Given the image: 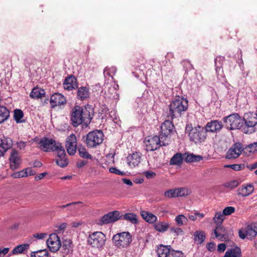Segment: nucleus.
Returning a JSON list of instances; mask_svg holds the SVG:
<instances>
[{"instance_id": "0eeeda50", "label": "nucleus", "mask_w": 257, "mask_h": 257, "mask_svg": "<svg viewBox=\"0 0 257 257\" xmlns=\"http://www.w3.org/2000/svg\"><path fill=\"white\" fill-rule=\"evenodd\" d=\"M223 119L227 128L230 130L241 129L242 131L243 120L237 113L231 114Z\"/></svg>"}, {"instance_id": "b1692460", "label": "nucleus", "mask_w": 257, "mask_h": 257, "mask_svg": "<svg viewBox=\"0 0 257 257\" xmlns=\"http://www.w3.org/2000/svg\"><path fill=\"white\" fill-rule=\"evenodd\" d=\"M63 87L65 90H72L77 87L76 78L73 76L65 78L63 82Z\"/></svg>"}, {"instance_id": "412c9836", "label": "nucleus", "mask_w": 257, "mask_h": 257, "mask_svg": "<svg viewBox=\"0 0 257 257\" xmlns=\"http://www.w3.org/2000/svg\"><path fill=\"white\" fill-rule=\"evenodd\" d=\"M141 160L142 154L137 152L130 154L127 157V164L132 168L138 166Z\"/></svg>"}, {"instance_id": "9d476101", "label": "nucleus", "mask_w": 257, "mask_h": 257, "mask_svg": "<svg viewBox=\"0 0 257 257\" xmlns=\"http://www.w3.org/2000/svg\"><path fill=\"white\" fill-rule=\"evenodd\" d=\"M146 150L147 151H153L159 148L161 146H166L167 143H165L161 137L155 136L149 137L145 140Z\"/></svg>"}, {"instance_id": "c03bdc74", "label": "nucleus", "mask_w": 257, "mask_h": 257, "mask_svg": "<svg viewBox=\"0 0 257 257\" xmlns=\"http://www.w3.org/2000/svg\"><path fill=\"white\" fill-rule=\"evenodd\" d=\"M164 195L168 198H177V193L176 189H171L168 190L164 192Z\"/></svg>"}, {"instance_id": "f257e3e1", "label": "nucleus", "mask_w": 257, "mask_h": 257, "mask_svg": "<svg viewBox=\"0 0 257 257\" xmlns=\"http://www.w3.org/2000/svg\"><path fill=\"white\" fill-rule=\"evenodd\" d=\"M94 115V109L89 104L81 107L79 106H74L71 112V118L72 125L77 127L82 124L83 127H87L90 123Z\"/></svg>"}, {"instance_id": "2f4dec72", "label": "nucleus", "mask_w": 257, "mask_h": 257, "mask_svg": "<svg viewBox=\"0 0 257 257\" xmlns=\"http://www.w3.org/2000/svg\"><path fill=\"white\" fill-rule=\"evenodd\" d=\"M45 95V91L44 89L35 87L31 91L30 96L33 98H41Z\"/></svg>"}, {"instance_id": "37998d69", "label": "nucleus", "mask_w": 257, "mask_h": 257, "mask_svg": "<svg viewBox=\"0 0 257 257\" xmlns=\"http://www.w3.org/2000/svg\"><path fill=\"white\" fill-rule=\"evenodd\" d=\"M177 197L186 196L189 195L191 191L186 188H176Z\"/></svg>"}, {"instance_id": "20e7f679", "label": "nucleus", "mask_w": 257, "mask_h": 257, "mask_svg": "<svg viewBox=\"0 0 257 257\" xmlns=\"http://www.w3.org/2000/svg\"><path fill=\"white\" fill-rule=\"evenodd\" d=\"M243 120L242 132L245 134H251L255 131L257 124V113L247 112L244 114Z\"/></svg>"}, {"instance_id": "4c0bfd02", "label": "nucleus", "mask_w": 257, "mask_h": 257, "mask_svg": "<svg viewBox=\"0 0 257 257\" xmlns=\"http://www.w3.org/2000/svg\"><path fill=\"white\" fill-rule=\"evenodd\" d=\"M183 161V157L181 154L177 153L174 155L170 160V164L171 165H180L182 164Z\"/></svg>"}, {"instance_id": "4468645a", "label": "nucleus", "mask_w": 257, "mask_h": 257, "mask_svg": "<svg viewBox=\"0 0 257 257\" xmlns=\"http://www.w3.org/2000/svg\"><path fill=\"white\" fill-rule=\"evenodd\" d=\"M47 245L51 251H57L61 246L60 237L56 233L50 234L47 240Z\"/></svg>"}, {"instance_id": "a211bd4d", "label": "nucleus", "mask_w": 257, "mask_h": 257, "mask_svg": "<svg viewBox=\"0 0 257 257\" xmlns=\"http://www.w3.org/2000/svg\"><path fill=\"white\" fill-rule=\"evenodd\" d=\"M242 151V145L239 143H235L227 151L226 157L229 159L237 158Z\"/></svg>"}, {"instance_id": "864d4df0", "label": "nucleus", "mask_w": 257, "mask_h": 257, "mask_svg": "<svg viewBox=\"0 0 257 257\" xmlns=\"http://www.w3.org/2000/svg\"><path fill=\"white\" fill-rule=\"evenodd\" d=\"M238 185V182L237 180H234L226 183L225 184V187L232 189L237 187Z\"/></svg>"}, {"instance_id": "680f3d73", "label": "nucleus", "mask_w": 257, "mask_h": 257, "mask_svg": "<svg viewBox=\"0 0 257 257\" xmlns=\"http://www.w3.org/2000/svg\"><path fill=\"white\" fill-rule=\"evenodd\" d=\"M226 247L225 243L219 244L217 246V251L220 252H223L225 251Z\"/></svg>"}, {"instance_id": "052dcab7", "label": "nucleus", "mask_w": 257, "mask_h": 257, "mask_svg": "<svg viewBox=\"0 0 257 257\" xmlns=\"http://www.w3.org/2000/svg\"><path fill=\"white\" fill-rule=\"evenodd\" d=\"M79 203H81V202L79 201V202H72V203L67 204L66 205H63L59 206V207L62 208H64L66 207H68L69 206H75L76 205H77Z\"/></svg>"}, {"instance_id": "393cba45", "label": "nucleus", "mask_w": 257, "mask_h": 257, "mask_svg": "<svg viewBox=\"0 0 257 257\" xmlns=\"http://www.w3.org/2000/svg\"><path fill=\"white\" fill-rule=\"evenodd\" d=\"M254 188L251 184L243 185L237 191V195L239 196L246 197L250 195L253 191Z\"/></svg>"}, {"instance_id": "de8ad7c7", "label": "nucleus", "mask_w": 257, "mask_h": 257, "mask_svg": "<svg viewBox=\"0 0 257 257\" xmlns=\"http://www.w3.org/2000/svg\"><path fill=\"white\" fill-rule=\"evenodd\" d=\"M235 211V209L233 206H228L225 207L222 211V213L224 216L230 215L233 213Z\"/></svg>"}, {"instance_id": "c85d7f7f", "label": "nucleus", "mask_w": 257, "mask_h": 257, "mask_svg": "<svg viewBox=\"0 0 257 257\" xmlns=\"http://www.w3.org/2000/svg\"><path fill=\"white\" fill-rule=\"evenodd\" d=\"M169 226L168 222L160 221L155 222L154 224L155 229L160 232H164L167 231Z\"/></svg>"}, {"instance_id": "58836bf2", "label": "nucleus", "mask_w": 257, "mask_h": 257, "mask_svg": "<svg viewBox=\"0 0 257 257\" xmlns=\"http://www.w3.org/2000/svg\"><path fill=\"white\" fill-rule=\"evenodd\" d=\"M78 151L80 156L84 159H92V157L87 151L86 148L83 146H79Z\"/></svg>"}, {"instance_id": "09e8293b", "label": "nucleus", "mask_w": 257, "mask_h": 257, "mask_svg": "<svg viewBox=\"0 0 257 257\" xmlns=\"http://www.w3.org/2000/svg\"><path fill=\"white\" fill-rule=\"evenodd\" d=\"M170 232L171 233L174 234V235L178 236L180 234H182L183 231L179 227H172L170 229Z\"/></svg>"}, {"instance_id": "ddd939ff", "label": "nucleus", "mask_w": 257, "mask_h": 257, "mask_svg": "<svg viewBox=\"0 0 257 257\" xmlns=\"http://www.w3.org/2000/svg\"><path fill=\"white\" fill-rule=\"evenodd\" d=\"M174 125L170 120H165L161 126V131L160 132V137L164 141L170 136L173 132Z\"/></svg>"}, {"instance_id": "0e129e2a", "label": "nucleus", "mask_w": 257, "mask_h": 257, "mask_svg": "<svg viewBox=\"0 0 257 257\" xmlns=\"http://www.w3.org/2000/svg\"><path fill=\"white\" fill-rule=\"evenodd\" d=\"M27 176L33 175L35 173V171L31 168H28L25 169Z\"/></svg>"}, {"instance_id": "39448f33", "label": "nucleus", "mask_w": 257, "mask_h": 257, "mask_svg": "<svg viewBox=\"0 0 257 257\" xmlns=\"http://www.w3.org/2000/svg\"><path fill=\"white\" fill-rule=\"evenodd\" d=\"M112 241L115 247L122 249L129 246L132 241V236L128 231L122 232L114 235Z\"/></svg>"}, {"instance_id": "2eb2a0df", "label": "nucleus", "mask_w": 257, "mask_h": 257, "mask_svg": "<svg viewBox=\"0 0 257 257\" xmlns=\"http://www.w3.org/2000/svg\"><path fill=\"white\" fill-rule=\"evenodd\" d=\"M222 127V123L218 120H211L208 122L204 126L206 134L207 133H217L221 131Z\"/></svg>"}, {"instance_id": "aec40b11", "label": "nucleus", "mask_w": 257, "mask_h": 257, "mask_svg": "<svg viewBox=\"0 0 257 257\" xmlns=\"http://www.w3.org/2000/svg\"><path fill=\"white\" fill-rule=\"evenodd\" d=\"M66 103L65 97L61 94L55 93L52 95L50 99V104L52 108L64 105Z\"/></svg>"}, {"instance_id": "6e6d98bb", "label": "nucleus", "mask_w": 257, "mask_h": 257, "mask_svg": "<svg viewBox=\"0 0 257 257\" xmlns=\"http://www.w3.org/2000/svg\"><path fill=\"white\" fill-rule=\"evenodd\" d=\"M247 148L249 149L250 152H254L257 151V142L248 145Z\"/></svg>"}, {"instance_id": "e433bc0d", "label": "nucleus", "mask_w": 257, "mask_h": 257, "mask_svg": "<svg viewBox=\"0 0 257 257\" xmlns=\"http://www.w3.org/2000/svg\"><path fill=\"white\" fill-rule=\"evenodd\" d=\"M9 116V111L8 109L4 106H0V123L7 120Z\"/></svg>"}, {"instance_id": "8fccbe9b", "label": "nucleus", "mask_w": 257, "mask_h": 257, "mask_svg": "<svg viewBox=\"0 0 257 257\" xmlns=\"http://www.w3.org/2000/svg\"><path fill=\"white\" fill-rule=\"evenodd\" d=\"M12 176L15 178H23L27 177V174L25 170H22L18 172L14 173Z\"/></svg>"}, {"instance_id": "f3484780", "label": "nucleus", "mask_w": 257, "mask_h": 257, "mask_svg": "<svg viewBox=\"0 0 257 257\" xmlns=\"http://www.w3.org/2000/svg\"><path fill=\"white\" fill-rule=\"evenodd\" d=\"M10 167L12 170H16L20 167L21 158L18 152L15 149L11 150L10 158Z\"/></svg>"}, {"instance_id": "774afa93", "label": "nucleus", "mask_w": 257, "mask_h": 257, "mask_svg": "<svg viewBox=\"0 0 257 257\" xmlns=\"http://www.w3.org/2000/svg\"><path fill=\"white\" fill-rule=\"evenodd\" d=\"M247 168L250 170H252L256 168H257V162H255L252 164L247 165Z\"/></svg>"}, {"instance_id": "c9c22d12", "label": "nucleus", "mask_w": 257, "mask_h": 257, "mask_svg": "<svg viewBox=\"0 0 257 257\" xmlns=\"http://www.w3.org/2000/svg\"><path fill=\"white\" fill-rule=\"evenodd\" d=\"M194 240L197 241L198 243L201 244L204 242L205 239V234L204 231L197 230L194 234Z\"/></svg>"}, {"instance_id": "9b49d317", "label": "nucleus", "mask_w": 257, "mask_h": 257, "mask_svg": "<svg viewBox=\"0 0 257 257\" xmlns=\"http://www.w3.org/2000/svg\"><path fill=\"white\" fill-rule=\"evenodd\" d=\"M239 236L241 239L247 238L252 239L257 234V223H253L243 228H241L238 232Z\"/></svg>"}, {"instance_id": "5701e85b", "label": "nucleus", "mask_w": 257, "mask_h": 257, "mask_svg": "<svg viewBox=\"0 0 257 257\" xmlns=\"http://www.w3.org/2000/svg\"><path fill=\"white\" fill-rule=\"evenodd\" d=\"M224 60V57L219 56L216 57L214 60L216 73L219 79L224 77L222 65Z\"/></svg>"}, {"instance_id": "dca6fc26", "label": "nucleus", "mask_w": 257, "mask_h": 257, "mask_svg": "<svg viewBox=\"0 0 257 257\" xmlns=\"http://www.w3.org/2000/svg\"><path fill=\"white\" fill-rule=\"evenodd\" d=\"M66 148L70 155H73L77 149L76 137L74 134L70 135L66 140Z\"/></svg>"}, {"instance_id": "f03ea898", "label": "nucleus", "mask_w": 257, "mask_h": 257, "mask_svg": "<svg viewBox=\"0 0 257 257\" xmlns=\"http://www.w3.org/2000/svg\"><path fill=\"white\" fill-rule=\"evenodd\" d=\"M188 107L187 99L180 96H176L169 105V115L171 119L181 116L182 113L186 111Z\"/></svg>"}, {"instance_id": "473e14b6", "label": "nucleus", "mask_w": 257, "mask_h": 257, "mask_svg": "<svg viewBox=\"0 0 257 257\" xmlns=\"http://www.w3.org/2000/svg\"><path fill=\"white\" fill-rule=\"evenodd\" d=\"M122 218L133 224H137L139 223L138 216L134 213H126L123 215Z\"/></svg>"}, {"instance_id": "6e6552de", "label": "nucleus", "mask_w": 257, "mask_h": 257, "mask_svg": "<svg viewBox=\"0 0 257 257\" xmlns=\"http://www.w3.org/2000/svg\"><path fill=\"white\" fill-rule=\"evenodd\" d=\"M38 143L39 148L44 152H56L62 147L60 143L45 137L42 138Z\"/></svg>"}, {"instance_id": "a878e982", "label": "nucleus", "mask_w": 257, "mask_h": 257, "mask_svg": "<svg viewBox=\"0 0 257 257\" xmlns=\"http://www.w3.org/2000/svg\"><path fill=\"white\" fill-rule=\"evenodd\" d=\"M140 214L142 218L149 223H154L157 220L155 215L148 211L142 210Z\"/></svg>"}, {"instance_id": "ea45409f", "label": "nucleus", "mask_w": 257, "mask_h": 257, "mask_svg": "<svg viewBox=\"0 0 257 257\" xmlns=\"http://www.w3.org/2000/svg\"><path fill=\"white\" fill-rule=\"evenodd\" d=\"M29 244H23L16 246L12 250V254H16L23 253L29 248Z\"/></svg>"}, {"instance_id": "423d86ee", "label": "nucleus", "mask_w": 257, "mask_h": 257, "mask_svg": "<svg viewBox=\"0 0 257 257\" xmlns=\"http://www.w3.org/2000/svg\"><path fill=\"white\" fill-rule=\"evenodd\" d=\"M103 138V133L101 131H94L86 135L85 143L88 148H96L102 143Z\"/></svg>"}, {"instance_id": "6ab92c4d", "label": "nucleus", "mask_w": 257, "mask_h": 257, "mask_svg": "<svg viewBox=\"0 0 257 257\" xmlns=\"http://www.w3.org/2000/svg\"><path fill=\"white\" fill-rule=\"evenodd\" d=\"M212 238H218L220 241H226L228 239L225 228L222 224H216V228L213 230Z\"/></svg>"}, {"instance_id": "5fc2aeb1", "label": "nucleus", "mask_w": 257, "mask_h": 257, "mask_svg": "<svg viewBox=\"0 0 257 257\" xmlns=\"http://www.w3.org/2000/svg\"><path fill=\"white\" fill-rule=\"evenodd\" d=\"M143 174L145 176V177L148 179L155 178L156 176V174L155 172L151 171H145L144 172Z\"/></svg>"}, {"instance_id": "1a4fd4ad", "label": "nucleus", "mask_w": 257, "mask_h": 257, "mask_svg": "<svg viewBox=\"0 0 257 257\" xmlns=\"http://www.w3.org/2000/svg\"><path fill=\"white\" fill-rule=\"evenodd\" d=\"M106 241V236L101 231H96L90 234L88 239V244L92 247L99 248L102 247Z\"/></svg>"}, {"instance_id": "79ce46f5", "label": "nucleus", "mask_w": 257, "mask_h": 257, "mask_svg": "<svg viewBox=\"0 0 257 257\" xmlns=\"http://www.w3.org/2000/svg\"><path fill=\"white\" fill-rule=\"evenodd\" d=\"M224 215L221 212H217L215 213L214 217L213 218V221L216 224H222V222L224 220Z\"/></svg>"}, {"instance_id": "603ef678", "label": "nucleus", "mask_w": 257, "mask_h": 257, "mask_svg": "<svg viewBox=\"0 0 257 257\" xmlns=\"http://www.w3.org/2000/svg\"><path fill=\"white\" fill-rule=\"evenodd\" d=\"M224 167L230 168L235 171L241 170L243 168L242 165L238 164L227 165L224 166Z\"/></svg>"}, {"instance_id": "cd10ccee", "label": "nucleus", "mask_w": 257, "mask_h": 257, "mask_svg": "<svg viewBox=\"0 0 257 257\" xmlns=\"http://www.w3.org/2000/svg\"><path fill=\"white\" fill-rule=\"evenodd\" d=\"M170 245H160L157 250L159 257H168L170 251Z\"/></svg>"}, {"instance_id": "13d9d810", "label": "nucleus", "mask_w": 257, "mask_h": 257, "mask_svg": "<svg viewBox=\"0 0 257 257\" xmlns=\"http://www.w3.org/2000/svg\"><path fill=\"white\" fill-rule=\"evenodd\" d=\"M71 244L72 242L70 239H65L63 242L62 246L69 250L71 247Z\"/></svg>"}, {"instance_id": "3c124183", "label": "nucleus", "mask_w": 257, "mask_h": 257, "mask_svg": "<svg viewBox=\"0 0 257 257\" xmlns=\"http://www.w3.org/2000/svg\"><path fill=\"white\" fill-rule=\"evenodd\" d=\"M109 171L111 173L121 176H123L125 174V172L120 171L115 167H110L109 169Z\"/></svg>"}, {"instance_id": "7c9ffc66", "label": "nucleus", "mask_w": 257, "mask_h": 257, "mask_svg": "<svg viewBox=\"0 0 257 257\" xmlns=\"http://www.w3.org/2000/svg\"><path fill=\"white\" fill-rule=\"evenodd\" d=\"M184 159L186 162H196L202 160L203 157L202 156L193 154H184Z\"/></svg>"}, {"instance_id": "338daca9", "label": "nucleus", "mask_w": 257, "mask_h": 257, "mask_svg": "<svg viewBox=\"0 0 257 257\" xmlns=\"http://www.w3.org/2000/svg\"><path fill=\"white\" fill-rule=\"evenodd\" d=\"M86 164H87V162L85 161H83V160L79 161L77 163V166L78 168H81V167L85 166Z\"/></svg>"}, {"instance_id": "49530a36", "label": "nucleus", "mask_w": 257, "mask_h": 257, "mask_svg": "<svg viewBox=\"0 0 257 257\" xmlns=\"http://www.w3.org/2000/svg\"><path fill=\"white\" fill-rule=\"evenodd\" d=\"M168 257H183V253L180 250H175L171 248Z\"/></svg>"}, {"instance_id": "72a5a7b5", "label": "nucleus", "mask_w": 257, "mask_h": 257, "mask_svg": "<svg viewBox=\"0 0 257 257\" xmlns=\"http://www.w3.org/2000/svg\"><path fill=\"white\" fill-rule=\"evenodd\" d=\"M116 71L117 69L115 67H106L105 68L103 71L104 76L105 78H106L107 77H110L111 80L113 81L114 79L113 75H115V74L116 72Z\"/></svg>"}, {"instance_id": "7ed1b4c3", "label": "nucleus", "mask_w": 257, "mask_h": 257, "mask_svg": "<svg viewBox=\"0 0 257 257\" xmlns=\"http://www.w3.org/2000/svg\"><path fill=\"white\" fill-rule=\"evenodd\" d=\"M186 131L189 140L196 144L204 142L207 138V134L204 127L201 125H197L192 127V125H187Z\"/></svg>"}, {"instance_id": "bb28decb", "label": "nucleus", "mask_w": 257, "mask_h": 257, "mask_svg": "<svg viewBox=\"0 0 257 257\" xmlns=\"http://www.w3.org/2000/svg\"><path fill=\"white\" fill-rule=\"evenodd\" d=\"M89 94V89L86 86L80 87L77 90V98L81 100H83L88 98Z\"/></svg>"}, {"instance_id": "c756f323", "label": "nucleus", "mask_w": 257, "mask_h": 257, "mask_svg": "<svg viewBox=\"0 0 257 257\" xmlns=\"http://www.w3.org/2000/svg\"><path fill=\"white\" fill-rule=\"evenodd\" d=\"M13 146V141L12 139L8 137H4L1 140L0 143V148L6 152L9 149Z\"/></svg>"}, {"instance_id": "a19ab883", "label": "nucleus", "mask_w": 257, "mask_h": 257, "mask_svg": "<svg viewBox=\"0 0 257 257\" xmlns=\"http://www.w3.org/2000/svg\"><path fill=\"white\" fill-rule=\"evenodd\" d=\"M49 252L47 249H41L31 253V257H48Z\"/></svg>"}, {"instance_id": "4d7b16f0", "label": "nucleus", "mask_w": 257, "mask_h": 257, "mask_svg": "<svg viewBox=\"0 0 257 257\" xmlns=\"http://www.w3.org/2000/svg\"><path fill=\"white\" fill-rule=\"evenodd\" d=\"M47 233H37L33 234V237L38 239H43L46 237Z\"/></svg>"}, {"instance_id": "bf43d9fd", "label": "nucleus", "mask_w": 257, "mask_h": 257, "mask_svg": "<svg viewBox=\"0 0 257 257\" xmlns=\"http://www.w3.org/2000/svg\"><path fill=\"white\" fill-rule=\"evenodd\" d=\"M206 247L209 251L212 252L215 250L216 245L214 242H211L207 244Z\"/></svg>"}, {"instance_id": "a18cd8bd", "label": "nucleus", "mask_w": 257, "mask_h": 257, "mask_svg": "<svg viewBox=\"0 0 257 257\" xmlns=\"http://www.w3.org/2000/svg\"><path fill=\"white\" fill-rule=\"evenodd\" d=\"M175 220L178 225L181 226L183 225L184 222H186L188 219L184 215L180 214L177 215Z\"/></svg>"}, {"instance_id": "69168bd1", "label": "nucleus", "mask_w": 257, "mask_h": 257, "mask_svg": "<svg viewBox=\"0 0 257 257\" xmlns=\"http://www.w3.org/2000/svg\"><path fill=\"white\" fill-rule=\"evenodd\" d=\"M46 175V172L40 173L38 175H37L35 177V180H36V181L40 180L42 179L43 178H44Z\"/></svg>"}, {"instance_id": "f704fd0d", "label": "nucleus", "mask_w": 257, "mask_h": 257, "mask_svg": "<svg viewBox=\"0 0 257 257\" xmlns=\"http://www.w3.org/2000/svg\"><path fill=\"white\" fill-rule=\"evenodd\" d=\"M14 117L17 123H22L25 121L24 119V113L21 109H16L14 110Z\"/></svg>"}, {"instance_id": "e2e57ef3", "label": "nucleus", "mask_w": 257, "mask_h": 257, "mask_svg": "<svg viewBox=\"0 0 257 257\" xmlns=\"http://www.w3.org/2000/svg\"><path fill=\"white\" fill-rule=\"evenodd\" d=\"M26 146V142L24 141H20L17 143V147L20 150L24 149Z\"/></svg>"}, {"instance_id": "f8f14e48", "label": "nucleus", "mask_w": 257, "mask_h": 257, "mask_svg": "<svg viewBox=\"0 0 257 257\" xmlns=\"http://www.w3.org/2000/svg\"><path fill=\"white\" fill-rule=\"evenodd\" d=\"M121 217V216L120 215V212L118 211L109 212L101 217L97 224L100 225H102L111 223L120 219Z\"/></svg>"}, {"instance_id": "4be33fe9", "label": "nucleus", "mask_w": 257, "mask_h": 257, "mask_svg": "<svg viewBox=\"0 0 257 257\" xmlns=\"http://www.w3.org/2000/svg\"><path fill=\"white\" fill-rule=\"evenodd\" d=\"M57 152L58 158L56 160V163L60 167H65L68 164V160L66 158V154L65 149L62 146Z\"/></svg>"}]
</instances>
